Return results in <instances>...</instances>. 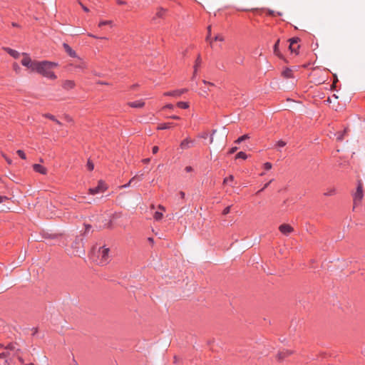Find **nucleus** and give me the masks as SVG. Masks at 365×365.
<instances>
[{
	"label": "nucleus",
	"mask_w": 365,
	"mask_h": 365,
	"mask_svg": "<svg viewBox=\"0 0 365 365\" xmlns=\"http://www.w3.org/2000/svg\"><path fill=\"white\" fill-rule=\"evenodd\" d=\"M23 58L21 61L22 66L28 68L31 71H35L43 76L55 80L57 76L52 71L54 67H56L58 64L48 61H32L30 56L26 53H23Z\"/></svg>",
	"instance_id": "obj_1"
},
{
	"label": "nucleus",
	"mask_w": 365,
	"mask_h": 365,
	"mask_svg": "<svg viewBox=\"0 0 365 365\" xmlns=\"http://www.w3.org/2000/svg\"><path fill=\"white\" fill-rule=\"evenodd\" d=\"M96 247L93 248V260L101 266L107 264L110 260L109 248L102 246L98 247L97 252H96Z\"/></svg>",
	"instance_id": "obj_2"
},
{
	"label": "nucleus",
	"mask_w": 365,
	"mask_h": 365,
	"mask_svg": "<svg viewBox=\"0 0 365 365\" xmlns=\"http://www.w3.org/2000/svg\"><path fill=\"white\" fill-rule=\"evenodd\" d=\"M354 207L359 205L364 197V185L362 180H357L356 191L352 193Z\"/></svg>",
	"instance_id": "obj_3"
},
{
	"label": "nucleus",
	"mask_w": 365,
	"mask_h": 365,
	"mask_svg": "<svg viewBox=\"0 0 365 365\" xmlns=\"http://www.w3.org/2000/svg\"><path fill=\"white\" fill-rule=\"evenodd\" d=\"M106 190H107V186H106L105 182L103 180H99L97 186H96L94 187L89 188L88 192L91 195H96L98 193L103 192Z\"/></svg>",
	"instance_id": "obj_4"
},
{
	"label": "nucleus",
	"mask_w": 365,
	"mask_h": 365,
	"mask_svg": "<svg viewBox=\"0 0 365 365\" xmlns=\"http://www.w3.org/2000/svg\"><path fill=\"white\" fill-rule=\"evenodd\" d=\"M279 230L282 234L288 236L294 231V228L289 224H282L279 227Z\"/></svg>",
	"instance_id": "obj_5"
},
{
	"label": "nucleus",
	"mask_w": 365,
	"mask_h": 365,
	"mask_svg": "<svg viewBox=\"0 0 365 365\" xmlns=\"http://www.w3.org/2000/svg\"><path fill=\"white\" fill-rule=\"evenodd\" d=\"M193 140L189 138L184 139L180 144V147L182 150H186L193 145Z\"/></svg>",
	"instance_id": "obj_6"
},
{
	"label": "nucleus",
	"mask_w": 365,
	"mask_h": 365,
	"mask_svg": "<svg viewBox=\"0 0 365 365\" xmlns=\"http://www.w3.org/2000/svg\"><path fill=\"white\" fill-rule=\"evenodd\" d=\"M187 89L184 88V89H181V90H175V91H168V92H165L164 93V96H174V97H179L182 94L185 93V92H187Z\"/></svg>",
	"instance_id": "obj_7"
},
{
	"label": "nucleus",
	"mask_w": 365,
	"mask_h": 365,
	"mask_svg": "<svg viewBox=\"0 0 365 365\" xmlns=\"http://www.w3.org/2000/svg\"><path fill=\"white\" fill-rule=\"evenodd\" d=\"M166 14H167V9H165L163 7H159L157 9L156 14H155V16L153 17V19L155 20L158 18L164 19L166 16Z\"/></svg>",
	"instance_id": "obj_8"
},
{
	"label": "nucleus",
	"mask_w": 365,
	"mask_h": 365,
	"mask_svg": "<svg viewBox=\"0 0 365 365\" xmlns=\"http://www.w3.org/2000/svg\"><path fill=\"white\" fill-rule=\"evenodd\" d=\"M63 47L68 56L73 58L77 57L76 52L66 43H63Z\"/></svg>",
	"instance_id": "obj_9"
},
{
	"label": "nucleus",
	"mask_w": 365,
	"mask_h": 365,
	"mask_svg": "<svg viewBox=\"0 0 365 365\" xmlns=\"http://www.w3.org/2000/svg\"><path fill=\"white\" fill-rule=\"evenodd\" d=\"M33 169L35 172L41 173L42 175H46L47 174V169L44 166L40 165V164H34L33 165Z\"/></svg>",
	"instance_id": "obj_10"
},
{
	"label": "nucleus",
	"mask_w": 365,
	"mask_h": 365,
	"mask_svg": "<svg viewBox=\"0 0 365 365\" xmlns=\"http://www.w3.org/2000/svg\"><path fill=\"white\" fill-rule=\"evenodd\" d=\"M3 49L7 52L11 56H12L13 58H14L15 59H17L19 58L20 56V53L19 52H18L16 50H14L11 48H9V47H4Z\"/></svg>",
	"instance_id": "obj_11"
},
{
	"label": "nucleus",
	"mask_w": 365,
	"mask_h": 365,
	"mask_svg": "<svg viewBox=\"0 0 365 365\" xmlns=\"http://www.w3.org/2000/svg\"><path fill=\"white\" fill-rule=\"evenodd\" d=\"M75 86V82L71 80H66L62 83V87L66 90L73 89Z\"/></svg>",
	"instance_id": "obj_12"
},
{
	"label": "nucleus",
	"mask_w": 365,
	"mask_h": 365,
	"mask_svg": "<svg viewBox=\"0 0 365 365\" xmlns=\"http://www.w3.org/2000/svg\"><path fill=\"white\" fill-rule=\"evenodd\" d=\"M348 129L344 128L341 131H338L334 133V136L336 138L337 141H342L344 138V135L347 133Z\"/></svg>",
	"instance_id": "obj_13"
},
{
	"label": "nucleus",
	"mask_w": 365,
	"mask_h": 365,
	"mask_svg": "<svg viewBox=\"0 0 365 365\" xmlns=\"http://www.w3.org/2000/svg\"><path fill=\"white\" fill-rule=\"evenodd\" d=\"M128 105L131 108H143L145 106L143 100H138L133 102H129Z\"/></svg>",
	"instance_id": "obj_14"
},
{
	"label": "nucleus",
	"mask_w": 365,
	"mask_h": 365,
	"mask_svg": "<svg viewBox=\"0 0 365 365\" xmlns=\"http://www.w3.org/2000/svg\"><path fill=\"white\" fill-rule=\"evenodd\" d=\"M175 125H176L173 123H163L159 124L157 127V129L158 130H165V129H169Z\"/></svg>",
	"instance_id": "obj_15"
},
{
	"label": "nucleus",
	"mask_w": 365,
	"mask_h": 365,
	"mask_svg": "<svg viewBox=\"0 0 365 365\" xmlns=\"http://www.w3.org/2000/svg\"><path fill=\"white\" fill-rule=\"evenodd\" d=\"M201 63H202V59H201L200 55L198 54V56L195 60V65H194V73H193L192 78H195V76L197 73V69L200 66Z\"/></svg>",
	"instance_id": "obj_16"
},
{
	"label": "nucleus",
	"mask_w": 365,
	"mask_h": 365,
	"mask_svg": "<svg viewBox=\"0 0 365 365\" xmlns=\"http://www.w3.org/2000/svg\"><path fill=\"white\" fill-rule=\"evenodd\" d=\"M143 174H140V175H135L134 177H133L128 183L122 185L120 187L121 188H126V187H128L130 184L135 180V179H138L139 180H142V177H143Z\"/></svg>",
	"instance_id": "obj_17"
},
{
	"label": "nucleus",
	"mask_w": 365,
	"mask_h": 365,
	"mask_svg": "<svg viewBox=\"0 0 365 365\" xmlns=\"http://www.w3.org/2000/svg\"><path fill=\"white\" fill-rule=\"evenodd\" d=\"M291 354H292V352L288 350H283L282 351H279L277 354L278 359L279 361H281V360L284 359L285 357H287V356L290 355Z\"/></svg>",
	"instance_id": "obj_18"
},
{
	"label": "nucleus",
	"mask_w": 365,
	"mask_h": 365,
	"mask_svg": "<svg viewBox=\"0 0 365 365\" xmlns=\"http://www.w3.org/2000/svg\"><path fill=\"white\" fill-rule=\"evenodd\" d=\"M279 42H280V40L277 39V41L275 42V43L274 45L273 49H274V53L276 56H277L278 57L282 58V56L279 50Z\"/></svg>",
	"instance_id": "obj_19"
},
{
	"label": "nucleus",
	"mask_w": 365,
	"mask_h": 365,
	"mask_svg": "<svg viewBox=\"0 0 365 365\" xmlns=\"http://www.w3.org/2000/svg\"><path fill=\"white\" fill-rule=\"evenodd\" d=\"M43 116L46 118H48V119H50V120H51L53 121H54L58 125H61V123L58 120H57L56 118V117L53 115H52V114L45 113V114L43 115Z\"/></svg>",
	"instance_id": "obj_20"
},
{
	"label": "nucleus",
	"mask_w": 365,
	"mask_h": 365,
	"mask_svg": "<svg viewBox=\"0 0 365 365\" xmlns=\"http://www.w3.org/2000/svg\"><path fill=\"white\" fill-rule=\"evenodd\" d=\"M336 194V189L334 187H329L326 190V191L324 192V196H332Z\"/></svg>",
	"instance_id": "obj_21"
},
{
	"label": "nucleus",
	"mask_w": 365,
	"mask_h": 365,
	"mask_svg": "<svg viewBox=\"0 0 365 365\" xmlns=\"http://www.w3.org/2000/svg\"><path fill=\"white\" fill-rule=\"evenodd\" d=\"M74 66H75V68H79L81 70H84V69L87 68V64L83 61H80V63L78 64H76Z\"/></svg>",
	"instance_id": "obj_22"
},
{
	"label": "nucleus",
	"mask_w": 365,
	"mask_h": 365,
	"mask_svg": "<svg viewBox=\"0 0 365 365\" xmlns=\"http://www.w3.org/2000/svg\"><path fill=\"white\" fill-rule=\"evenodd\" d=\"M250 137L248 134H245L240 137H239L236 140H235V143H242V141L247 140V139H249Z\"/></svg>",
	"instance_id": "obj_23"
},
{
	"label": "nucleus",
	"mask_w": 365,
	"mask_h": 365,
	"mask_svg": "<svg viewBox=\"0 0 365 365\" xmlns=\"http://www.w3.org/2000/svg\"><path fill=\"white\" fill-rule=\"evenodd\" d=\"M177 106L182 109H187L189 108V103L187 102L180 101L177 103Z\"/></svg>",
	"instance_id": "obj_24"
},
{
	"label": "nucleus",
	"mask_w": 365,
	"mask_h": 365,
	"mask_svg": "<svg viewBox=\"0 0 365 365\" xmlns=\"http://www.w3.org/2000/svg\"><path fill=\"white\" fill-rule=\"evenodd\" d=\"M282 75L285 78H292V71L289 68H286L283 72Z\"/></svg>",
	"instance_id": "obj_25"
},
{
	"label": "nucleus",
	"mask_w": 365,
	"mask_h": 365,
	"mask_svg": "<svg viewBox=\"0 0 365 365\" xmlns=\"http://www.w3.org/2000/svg\"><path fill=\"white\" fill-rule=\"evenodd\" d=\"M163 217V214L162 212H159V211H156L154 215H153V218L156 220V221H159Z\"/></svg>",
	"instance_id": "obj_26"
},
{
	"label": "nucleus",
	"mask_w": 365,
	"mask_h": 365,
	"mask_svg": "<svg viewBox=\"0 0 365 365\" xmlns=\"http://www.w3.org/2000/svg\"><path fill=\"white\" fill-rule=\"evenodd\" d=\"M235 158L246 160L247 158V155L245 152L240 151L236 155Z\"/></svg>",
	"instance_id": "obj_27"
},
{
	"label": "nucleus",
	"mask_w": 365,
	"mask_h": 365,
	"mask_svg": "<svg viewBox=\"0 0 365 365\" xmlns=\"http://www.w3.org/2000/svg\"><path fill=\"white\" fill-rule=\"evenodd\" d=\"M289 45L293 46V45H297L298 42L300 41L299 38L298 37H294L290 38L289 40Z\"/></svg>",
	"instance_id": "obj_28"
},
{
	"label": "nucleus",
	"mask_w": 365,
	"mask_h": 365,
	"mask_svg": "<svg viewBox=\"0 0 365 365\" xmlns=\"http://www.w3.org/2000/svg\"><path fill=\"white\" fill-rule=\"evenodd\" d=\"M299 48V45H293V46L291 47V46H289V48L291 51L292 53H294L295 54L298 53V49Z\"/></svg>",
	"instance_id": "obj_29"
},
{
	"label": "nucleus",
	"mask_w": 365,
	"mask_h": 365,
	"mask_svg": "<svg viewBox=\"0 0 365 365\" xmlns=\"http://www.w3.org/2000/svg\"><path fill=\"white\" fill-rule=\"evenodd\" d=\"M16 343H9L6 346H5V349L11 351H16L17 349H16Z\"/></svg>",
	"instance_id": "obj_30"
},
{
	"label": "nucleus",
	"mask_w": 365,
	"mask_h": 365,
	"mask_svg": "<svg viewBox=\"0 0 365 365\" xmlns=\"http://www.w3.org/2000/svg\"><path fill=\"white\" fill-rule=\"evenodd\" d=\"M16 153L17 155L23 160H26V155L25 154V153L22 150H18L16 151Z\"/></svg>",
	"instance_id": "obj_31"
},
{
	"label": "nucleus",
	"mask_w": 365,
	"mask_h": 365,
	"mask_svg": "<svg viewBox=\"0 0 365 365\" xmlns=\"http://www.w3.org/2000/svg\"><path fill=\"white\" fill-rule=\"evenodd\" d=\"M20 351H21V350L19 349H16V353L14 354V356H16L17 357L18 360L19 361V362L23 364H24V360L21 356L19 355V353Z\"/></svg>",
	"instance_id": "obj_32"
},
{
	"label": "nucleus",
	"mask_w": 365,
	"mask_h": 365,
	"mask_svg": "<svg viewBox=\"0 0 365 365\" xmlns=\"http://www.w3.org/2000/svg\"><path fill=\"white\" fill-rule=\"evenodd\" d=\"M272 180H271L268 182L265 183L264 185L263 186V187L256 192V195H259L261 192L264 191L269 185V184L272 182Z\"/></svg>",
	"instance_id": "obj_33"
},
{
	"label": "nucleus",
	"mask_w": 365,
	"mask_h": 365,
	"mask_svg": "<svg viewBox=\"0 0 365 365\" xmlns=\"http://www.w3.org/2000/svg\"><path fill=\"white\" fill-rule=\"evenodd\" d=\"M86 166L89 171H92L94 168V165L90 160H88Z\"/></svg>",
	"instance_id": "obj_34"
},
{
	"label": "nucleus",
	"mask_w": 365,
	"mask_h": 365,
	"mask_svg": "<svg viewBox=\"0 0 365 365\" xmlns=\"http://www.w3.org/2000/svg\"><path fill=\"white\" fill-rule=\"evenodd\" d=\"M111 24L110 21H101L99 22L98 26L99 27H102L103 26L108 25V24Z\"/></svg>",
	"instance_id": "obj_35"
},
{
	"label": "nucleus",
	"mask_w": 365,
	"mask_h": 365,
	"mask_svg": "<svg viewBox=\"0 0 365 365\" xmlns=\"http://www.w3.org/2000/svg\"><path fill=\"white\" fill-rule=\"evenodd\" d=\"M9 356V351H4L0 353V359H6Z\"/></svg>",
	"instance_id": "obj_36"
},
{
	"label": "nucleus",
	"mask_w": 365,
	"mask_h": 365,
	"mask_svg": "<svg viewBox=\"0 0 365 365\" xmlns=\"http://www.w3.org/2000/svg\"><path fill=\"white\" fill-rule=\"evenodd\" d=\"M263 167L266 170H269L272 168V163L267 162L264 164Z\"/></svg>",
	"instance_id": "obj_37"
},
{
	"label": "nucleus",
	"mask_w": 365,
	"mask_h": 365,
	"mask_svg": "<svg viewBox=\"0 0 365 365\" xmlns=\"http://www.w3.org/2000/svg\"><path fill=\"white\" fill-rule=\"evenodd\" d=\"M230 208H231V206H230H230L226 207L222 210V214L223 215H227V214L230 212Z\"/></svg>",
	"instance_id": "obj_38"
},
{
	"label": "nucleus",
	"mask_w": 365,
	"mask_h": 365,
	"mask_svg": "<svg viewBox=\"0 0 365 365\" xmlns=\"http://www.w3.org/2000/svg\"><path fill=\"white\" fill-rule=\"evenodd\" d=\"M234 180V176L230 175L229 177L225 178L223 180V183H227L229 181H232Z\"/></svg>",
	"instance_id": "obj_39"
},
{
	"label": "nucleus",
	"mask_w": 365,
	"mask_h": 365,
	"mask_svg": "<svg viewBox=\"0 0 365 365\" xmlns=\"http://www.w3.org/2000/svg\"><path fill=\"white\" fill-rule=\"evenodd\" d=\"M214 41H223L224 37L222 35H217L214 38Z\"/></svg>",
	"instance_id": "obj_40"
},
{
	"label": "nucleus",
	"mask_w": 365,
	"mask_h": 365,
	"mask_svg": "<svg viewBox=\"0 0 365 365\" xmlns=\"http://www.w3.org/2000/svg\"><path fill=\"white\" fill-rule=\"evenodd\" d=\"M277 145L278 147H284L286 145V143L284 141L280 140L277 141Z\"/></svg>",
	"instance_id": "obj_41"
},
{
	"label": "nucleus",
	"mask_w": 365,
	"mask_h": 365,
	"mask_svg": "<svg viewBox=\"0 0 365 365\" xmlns=\"http://www.w3.org/2000/svg\"><path fill=\"white\" fill-rule=\"evenodd\" d=\"M210 35H211V26H209L207 27V36L206 37L207 41H209V39L210 38Z\"/></svg>",
	"instance_id": "obj_42"
},
{
	"label": "nucleus",
	"mask_w": 365,
	"mask_h": 365,
	"mask_svg": "<svg viewBox=\"0 0 365 365\" xmlns=\"http://www.w3.org/2000/svg\"><path fill=\"white\" fill-rule=\"evenodd\" d=\"M173 108H174V106L173 104L168 103V104H166L165 106H164L163 107V109H166V108L173 109Z\"/></svg>",
	"instance_id": "obj_43"
},
{
	"label": "nucleus",
	"mask_w": 365,
	"mask_h": 365,
	"mask_svg": "<svg viewBox=\"0 0 365 365\" xmlns=\"http://www.w3.org/2000/svg\"><path fill=\"white\" fill-rule=\"evenodd\" d=\"M158 150H159V148H158V146H157V145H155V146H153V147L152 148V153H153V154H156V153L158 152Z\"/></svg>",
	"instance_id": "obj_44"
},
{
	"label": "nucleus",
	"mask_w": 365,
	"mask_h": 365,
	"mask_svg": "<svg viewBox=\"0 0 365 365\" xmlns=\"http://www.w3.org/2000/svg\"><path fill=\"white\" fill-rule=\"evenodd\" d=\"M237 150V147H232V148L230 149L228 153L229 154H232L234 153H235Z\"/></svg>",
	"instance_id": "obj_45"
},
{
	"label": "nucleus",
	"mask_w": 365,
	"mask_h": 365,
	"mask_svg": "<svg viewBox=\"0 0 365 365\" xmlns=\"http://www.w3.org/2000/svg\"><path fill=\"white\" fill-rule=\"evenodd\" d=\"M9 200V197L6 196H0V203L5 202Z\"/></svg>",
	"instance_id": "obj_46"
},
{
	"label": "nucleus",
	"mask_w": 365,
	"mask_h": 365,
	"mask_svg": "<svg viewBox=\"0 0 365 365\" xmlns=\"http://www.w3.org/2000/svg\"><path fill=\"white\" fill-rule=\"evenodd\" d=\"M81 241H82V240H76L74 242V244L72 245L73 247H77V245H78L80 243H81Z\"/></svg>",
	"instance_id": "obj_47"
},
{
	"label": "nucleus",
	"mask_w": 365,
	"mask_h": 365,
	"mask_svg": "<svg viewBox=\"0 0 365 365\" xmlns=\"http://www.w3.org/2000/svg\"><path fill=\"white\" fill-rule=\"evenodd\" d=\"M168 118H171V119H174V120H180V116L175 115H170V116H169Z\"/></svg>",
	"instance_id": "obj_48"
},
{
	"label": "nucleus",
	"mask_w": 365,
	"mask_h": 365,
	"mask_svg": "<svg viewBox=\"0 0 365 365\" xmlns=\"http://www.w3.org/2000/svg\"><path fill=\"white\" fill-rule=\"evenodd\" d=\"M85 227H86L85 233H86L87 232H88L91 229V225H85Z\"/></svg>",
	"instance_id": "obj_49"
},
{
	"label": "nucleus",
	"mask_w": 365,
	"mask_h": 365,
	"mask_svg": "<svg viewBox=\"0 0 365 365\" xmlns=\"http://www.w3.org/2000/svg\"><path fill=\"white\" fill-rule=\"evenodd\" d=\"M185 170L186 172L189 173V172L192 171L193 169L191 166H186Z\"/></svg>",
	"instance_id": "obj_50"
},
{
	"label": "nucleus",
	"mask_w": 365,
	"mask_h": 365,
	"mask_svg": "<svg viewBox=\"0 0 365 365\" xmlns=\"http://www.w3.org/2000/svg\"><path fill=\"white\" fill-rule=\"evenodd\" d=\"M179 195H180L181 199H184L185 196V192L183 191H180L179 192Z\"/></svg>",
	"instance_id": "obj_51"
},
{
	"label": "nucleus",
	"mask_w": 365,
	"mask_h": 365,
	"mask_svg": "<svg viewBox=\"0 0 365 365\" xmlns=\"http://www.w3.org/2000/svg\"><path fill=\"white\" fill-rule=\"evenodd\" d=\"M80 4H81V7H82V9H83L84 11L88 12L89 11V9L86 6L83 5L81 3H80Z\"/></svg>",
	"instance_id": "obj_52"
},
{
	"label": "nucleus",
	"mask_w": 365,
	"mask_h": 365,
	"mask_svg": "<svg viewBox=\"0 0 365 365\" xmlns=\"http://www.w3.org/2000/svg\"><path fill=\"white\" fill-rule=\"evenodd\" d=\"M13 67H14V69L15 71H17L18 69H19V65H18L16 63H14L13 64Z\"/></svg>",
	"instance_id": "obj_53"
},
{
	"label": "nucleus",
	"mask_w": 365,
	"mask_h": 365,
	"mask_svg": "<svg viewBox=\"0 0 365 365\" xmlns=\"http://www.w3.org/2000/svg\"><path fill=\"white\" fill-rule=\"evenodd\" d=\"M150 158H145L142 160V162L145 164H147L150 162Z\"/></svg>",
	"instance_id": "obj_54"
},
{
	"label": "nucleus",
	"mask_w": 365,
	"mask_h": 365,
	"mask_svg": "<svg viewBox=\"0 0 365 365\" xmlns=\"http://www.w3.org/2000/svg\"><path fill=\"white\" fill-rule=\"evenodd\" d=\"M158 207V209H159L160 210H161V211H165V207H164V206H163V205H159Z\"/></svg>",
	"instance_id": "obj_55"
},
{
	"label": "nucleus",
	"mask_w": 365,
	"mask_h": 365,
	"mask_svg": "<svg viewBox=\"0 0 365 365\" xmlns=\"http://www.w3.org/2000/svg\"><path fill=\"white\" fill-rule=\"evenodd\" d=\"M117 4L119 5H123L125 4V2L122 0H117Z\"/></svg>",
	"instance_id": "obj_56"
},
{
	"label": "nucleus",
	"mask_w": 365,
	"mask_h": 365,
	"mask_svg": "<svg viewBox=\"0 0 365 365\" xmlns=\"http://www.w3.org/2000/svg\"><path fill=\"white\" fill-rule=\"evenodd\" d=\"M33 333H32V335L34 336L36 334V333L38 332V329L37 328H34L33 329Z\"/></svg>",
	"instance_id": "obj_57"
},
{
	"label": "nucleus",
	"mask_w": 365,
	"mask_h": 365,
	"mask_svg": "<svg viewBox=\"0 0 365 365\" xmlns=\"http://www.w3.org/2000/svg\"><path fill=\"white\" fill-rule=\"evenodd\" d=\"M268 14L270 16H274V11L272 10H268Z\"/></svg>",
	"instance_id": "obj_58"
},
{
	"label": "nucleus",
	"mask_w": 365,
	"mask_h": 365,
	"mask_svg": "<svg viewBox=\"0 0 365 365\" xmlns=\"http://www.w3.org/2000/svg\"><path fill=\"white\" fill-rule=\"evenodd\" d=\"M98 84H101V85H109V83H108L103 82V81H98Z\"/></svg>",
	"instance_id": "obj_59"
},
{
	"label": "nucleus",
	"mask_w": 365,
	"mask_h": 365,
	"mask_svg": "<svg viewBox=\"0 0 365 365\" xmlns=\"http://www.w3.org/2000/svg\"><path fill=\"white\" fill-rule=\"evenodd\" d=\"M148 240L149 242H150L152 244L154 242V240H153V237H148Z\"/></svg>",
	"instance_id": "obj_60"
},
{
	"label": "nucleus",
	"mask_w": 365,
	"mask_h": 365,
	"mask_svg": "<svg viewBox=\"0 0 365 365\" xmlns=\"http://www.w3.org/2000/svg\"><path fill=\"white\" fill-rule=\"evenodd\" d=\"M88 36L92 37V38H100L99 37H98V36H95L93 34H89Z\"/></svg>",
	"instance_id": "obj_61"
},
{
	"label": "nucleus",
	"mask_w": 365,
	"mask_h": 365,
	"mask_svg": "<svg viewBox=\"0 0 365 365\" xmlns=\"http://www.w3.org/2000/svg\"><path fill=\"white\" fill-rule=\"evenodd\" d=\"M215 133V130H213V133H212V135H211V137H210V143H212L213 142V136H212V135H213V134H214Z\"/></svg>",
	"instance_id": "obj_62"
},
{
	"label": "nucleus",
	"mask_w": 365,
	"mask_h": 365,
	"mask_svg": "<svg viewBox=\"0 0 365 365\" xmlns=\"http://www.w3.org/2000/svg\"><path fill=\"white\" fill-rule=\"evenodd\" d=\"M71 365H78L77 361L74 359H73V364Z\"/></svg>",
	"instance_id": "obj_63"
},
{
	"label": "nucleus",
	"mask_w": 365,
	"mask_h": 365,
	"mask_svg": "<svg viewBox=\"0 0 365 365\" xmlns=\"http://www.w3.org/2000/svg\"><path fill=\"white\" fill-rule=\"evenodd\" d=\"M336 86L335 82H334L331 85V89H334Z\"/></svg>",
	"instance_id": "obj_64"
}]
</instances>
